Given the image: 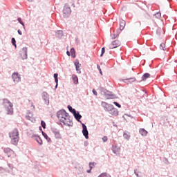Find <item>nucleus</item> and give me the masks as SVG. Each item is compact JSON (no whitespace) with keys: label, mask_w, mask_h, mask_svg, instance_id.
<instances>
[{"label":"nucleus","mask_w":177,"mask_h":177,"mask_svg":"<svg viewBox=\"0 0 177 177\" xmlns=\"http://www.w3.org/2000/svg\"><path fill=\"white\" fill-rule=\"evenodd\" d=\"M88 145L89 143L88 142V141H84V146H85V147H86V146H88Z\"/></svg>","instance_id":"nucleus-51"},{"label":"nucleus","mask_w":177,"mask_h":177,"mask_svg":"<svg viewBox=\"0 0 177 177\" xmlns=\"http://www.w3.org/2000/svg\"><path fill=\"white\" fill-rule=\"evenodd\" d=\"M11 43L13 45V46H15V48H17V45H16V39H15V37H12L11 39Z\"/></svg>","instance_id":"nucleus-34"},{"label":"nucleus","mask_w":177,"mask_h":177,"mask_svg":"<svg viewBox=\"0 0 177 177\" xmlns=\"http://www.w3.org/2000/svg\"><path fill=\"white\" fill-rule=\"evenodd\" d=\"M64 118H68V117H70V115L68 114V113H67L65 109H64Z\"/></svg>","instance_id":"nucleus-41"},{"label":"nucleus","mask_w":177,"mask_h":177,"mask_svg":"<svg viewBox=\"0 0 177 177\" xmlns=\"http://www.w3.org/2000/svg\"><path fill=\"white\" fill-rule=\"evenodd\" d=\"M55 90L57 89V86H59V82H55Z\"/></svg>","instance_id":"nucleus-50"},{"label":"nucleus","mask_w":177,"mask_h":177,"mask_svg":"<svg viewBox=\"0 0 177 177\" xmlns=\"http://www.w3.org/2000/svg\"><path fill=\"white\" fill-rule=\"evenodd\" d=\"M17 21H18V23L21 24V26H23L24 28H26L24 22H23V21L21 20V19L20 17L17 18Z\"/></svg>","instance_id":"nucleus-36"},{"label":"nucleus","mask_w":177,"mask_h":177,"mask_svg":"<svg viewBox=\"0 0 177 177\" xmlns=\"http://www.w3.org/2000/svg\"><path fill=\"white\" fill-rule=\"evenodd\" d=\"M121 45V42L119 40H115L109 44V49H115V48H118Z\"/></svg>","instance_id":"nucleus-9"},{"label":"nucleus","mask_w":177,"mask_h":177,"mask_svg":"<svg viewBox=\"0 0 177 177\" xmlns=\"http://www.w3.org/2000/svg\"><path fill=\"white\" fill-rule=\"evenodd\" d=\"M160 49H162V50H165L164 48H165V44L164 43L160 44Z\"/></svg>","instance_id":"nucleus-46"},{"label":"nucleus","mask_w":177,"mask_h":177,"mask_svg":"<svg viewBox=\"0 0 177 177\" xmlns=\"http://www.w3.org/2000/svg\"><path fill=\"white\" fill-rule=\"evenodd\" d=\"M28 2H32V0H28Z\"/></svg>","instance_id":"nucleus-59"},{"label":"nucleus","mask_w":177,"mask_h":177,"mask_svg":"<svg viewBox=\"0 0 177 177\" xmlns=\"http://www.w3.org/2000/svg\"><path fill=\"white\" fill-rule=\"evenodd\" d=\"M73 117L77 121V122H80V124H82V122L81 121V118H82V115L80 114V111H77L75 114L73 115Z\"/></svg>","instance_id":"nucleus-12"},{"label":"nucleus","mask_w":177,"mask_h":177,"mask_svg":"<svg viewBox=\"0 0 177 177\" xmlns=\"http://www.w3.org/2000/svg\"><path fill=\"white\" fill-rule=\"evenodd\" d=\"M57 118L60 120H64V109H60L57 112Z\"/></svg>","instance_id":"nucleus-11"},{"label":"nucleus","mask_w":177,"mask_h":177,"mask_svg":"<svg viewBox=\"0 0 177 177\" xmlns=\"http://www.w3.org/2000/svg\"><path fill=\"white\" fill-rule=\"evenodd\" d=\"M59 125H61L62 128H63V124L62 123H59Z\"/></svg>","instance_id":"nucleus-57"},{"label":"nucleus","mask_w":177,"mask_h":177,"mask_svg":"<svg viewBox=\"0 0 177 177\" xmlns=\"http://www.w3.org/2000/svg\"><path fill=\"white\" fill-rule=\"evenodd\" d=\"M127 22L124 19H120V30L119 31H122L125 28Z\"/></svg>","instance_id":"nucleus-16"},{"label":"nucleus","mask_w":177,"mask_h":177,"mask_svg":"<svg viewBox=\"0 0 177 177\" xmlns=\"http://www.w3.org/2000/svg\"><path fill=\"white\" fill-rule=\"evenodd\" d=\"M139 132L140 133V135H142V136H147V131H146V129H140Z\"/></svg>","instance_id":"nucleus-27"},{"label":"nucleus","mask_w":177,"mask_h":177,"mask_svg":"<svg viewBox=\"0 0 177 177\" xmlns=\"http://www.w3.org/2000/svg\"><path fill=\"white\" fill-rule=\"evenodd\" d=\"M155 17L156 19H160V17H161V12H157L156 14H155Z\"/></svg>","instance_id":"nucleus-43"},{"label":"nucleus","mask_w":177,"mask_h":177,"mask_svg":"<svg viewBox=\"0 0 177 177\" xmlns=\"http://www.w3.org/2000/svg\"><path fill=\"white\" fill-rule=\"evenodd\" d=\"M50 131H51V132H53V133H54L56 139L62 138V136H60V131H59V129H57L55 127H51Z\"/></svg>","instance_id":"nucleus-7"},{"label":"nucleus","mask_w":177,"mask_h":177,"mask_svg":"<svg viewBox=\"0 0 177 177\" xmlns=\"http://www.w3.org/2000/svg\"><path fill=\"white\" fill-rule=\"evenodd\" d=\"M41 97L44 102V104L49 106V94H48L46 91H44L41 94Z\"/></svg>","instance_id":"nucleus-4"},{"label":"nucleus","mask_w":177,"mask_h":177,"mask_svg":"<svg viewBox=\"0 0 177 177\" xmlns=\"http://www.w3.org/2000/svg\"><path fill=\"white\" fill-rule=\"evenodd\" d=\"M3 106H4L7 114L12 115L13 114V104L9 101L8 99L3 100Z\"/></svg>","instance_id":"nucleus-1"},{"label":"nucleus","mask_w":177,"mask_h":177,"mask_svg":"<svg viewBox=\"0 0 177 177\" xmlns=\"http://www.w3.org/2000/svg\"><path fill=\"white\" fill-rule=\"evenodd\" d=\"M165 160H166V161H168V160H167V158L165 159Z\"/></svg>","instance_id":"nucleus-62"},{"label":"nucleus","mask_w":177,"mask_h":177,"mask_svg":"<svg viewBox=\"0 0 177 177\" xmlns=\"http://www.w3.org/2000/svg\"><path fill=\"white\" fill-rule=\"evenodd\" d=\"M41 127L44 129H45L46 128V123L45 122V121L41 120Z\"/></svg>","instance_id":"nucleus-39"},{"label":"nucleus","mask_w":177,"mask_h":177,"mask_svg":"<svg viewBox=\"0 0 177 177\" xmlns=\"http://www.w3.org/2000/svg\"><path fill=\"white\" fill-rule=\"evenodd\" d=\"M10 138L19 137V130L17 129H14L12 133H9Z\"/></svg>","instance_id":"nucleus-15"},{"label":"nucleus","mask_w":177,"mask_h":177,"mask_svg":"<svg viewBox=\"0 0 177 177\" xmlns=\"http://www.w3.org/2000/svg\"><path fill=\"white\" fill-rule=\"evenodd\" d=\"M8 166L10 168V169H13V165L12 164L8 163Z\"/></svg>","instance_id":"nucleus-48"},{"label":"nucleus","mask_w":177,"mask_h":177,"mask_svg":"<svg viewBox=\"0 0 177 177\" xmlns=\"http://www.w3.org/2000/svg\"><path fill=\"white\" fill-rule=\"evenodd\" d=\"M17 32H18L19 35H23V32L19 29L17 30Z\"/></svg>","instance_id":"nucleus-53"},{"label":"nucleus","mask_w":177,"mask_h":177,"mask_svg":"<svg viewBox=\"0 0 177 177\" xmlns=\"http://www.w3.org/2000/svg\"><path fill=\"white\" fill-rule=\"evenodd\" d=\"M106 53V48L102 47L101 49L100 57H103V55Z\"/></svg>","instance_id":"nucleus-38"},{"label":"nucleus","mask_w":177,"mask_h":177,"mask_svg":"<svg viewBox=\"0 0 177 177\" xmlns=\"http://www.w3.org/2000/svg\"><path fill=\"white\" fill-rule=\"evenodd\" d=\"M70 53L71 55V57H73V59H75L76 55H75V49L74 48H71L70 50Z\"/></svg>","instance_id":"nucleus-31"},{"label":"nucleus","mask_w":177,"mask_h":177,"mask_svg":"<svg viewBox=\"0 0 177 177\" xmlns=\"http://www.w3.org/2000/svg\"><path fill=\"white\" fill-rule=\"evenodd\" d=\"M39 130L41 131V134H42V132H44V131H42V127H39Z\"/></svg>","instance_id":"nucleus-55"},{"label":"nucleus","mask_w":177,"mask_h":177,"mask_svg":"<svg viewBox=\"0 0 177 177\" xmlns=\"http://www.w3.org/2000/svg\"><path fill=\"white\" fill-rule=\"evenodd\" d=\"M27 50V47H24L20 50V56L21 57L22 60H26L28 59Z\"/></svg>","instance_id":"nucleus-6"},{"label":"nucleus","mask_w":177,"mask_h":177,"mask_svg":"<svg viewBox=\"0 0 177 177\" xmlns=\"http://www.w3.org/2000/svg\"><path fill=\"white\" fill-rule=\"evenodd\" d=\"M92 165L94 166V165H96V163L95 162H89V168L91 170H92Z\"/></svg>","instance_id":"nucleus-44"},{"label":"nucleus","mask_w":177,"mask_h":177,"mask_svg":"<svg viewBox=\"0 0 177 177\" xmlns=\"http://www.w3.org/2000/svg\"><path fill=\"white\" fill-rule=\"evenodd\" d=\"M120 32H121V31L119 29H117L116 32L113 31V34H111L112 39H115V38L120 35Z\"/></svg>","instance_id":"nucleus-19"},{"label":"nucleus","mask_w":177,"mask_h":177,"mask_svg":"<svg viewBox=\"0 0 177 177\" xmlns=\"http://www.w3.org/2000/svg\"><path fill=\"white\" fill-rule=\"evenodd\" d=\"M42 136L47 140L48 143H52V140L50 139V138H49V136H48V134H46V133H45L44 131H42Z\"/></svg>","instance_id":"nucleus-22"},{"label":"nucleus","mask_w":177,"mask_h":177,"mask_svg":"<svg viewBox=\"0 0 177 177\" xmlns=\"http://www.w3.org/2000/svg\"><path fill=\"white\" fill-rule=\"evenodd\" d=\"M102 92L104 93V95L106 97L110 96L109 95H112L113 94V92L111 91H109V90L103 88H102Z\"/></svg>","instance_id":"nucleus-20"},{"label":"nucleus","mask_w":177,"mask_h":177,"mask_svg":"<svg viewBox=\"0 0 177 177\" xmlns=\"http://www.w3.org/2000/svg\"><path fill=\"white\" fill-rule=\"evenodd\" d=\"M97 70H99L100 74H101V75H103V73L102 72V68H100V65H97Z\"/></svg>","instance_id":"nucleus-45"},{"label":"nucleus","mask_w":177,"mask_h":177,"mask_svg":"<svg viewBox=\"0 0 177 177\" xmlns=\"http://www.w3.org/2000/svg\"><path fill=\"white\" fill-rule=\"evenodd\" d=\"M63 17L64 19H67V17H70V15H71V8L67 3H66L63 8Z\"/></svg>","instance_id":"nucleus-2"},{"label":"nucleus","mask_w":177,"mask_h":177,"mask_svg":"<svg viewBox=\"0 0 177 177\" xmlns=\"http://www.w3.org/2000/svg\"><path fill=\"white\" fill-rule=\"evenodd\" d=\"M162 31V29H161V28H158L157 30H156V35L160 37V35H161V32Z\"/></svg>","instance_id":"nucleus-37"},{"label":"nucleus","mask_w":177,"mask_h":177,"mask_svg":"<svg viewBox=\"0 0 177 177\" xmlns=\"http://www.w3.org/2000/svg\"><path fill=\"white\" fill-rule=\"evenodd\" d=\"M91 171H92V170H91V169L87 170L86 171L87 174H91Z\"/></svg>","instance_id":"nucleus-56"},{"label":"nucleus","mask_w":177,"mask_h":177,"mask_svg":"<svg viewBox=\"0 0 177 177\" xmlns=\"http://www.w3.org/2000/svg\"><path fill=\"white\" fill-rule=\"evenodd\" d=\"M72 80H73V84H75V85L78 84V77L76 75H72Z\"/></svg>","instance_id":"nucleus-28"},{"label":"nucleus","mask_w":177,"mask_h":177,"mask_svg":"<svg viewBox=\"0 0 177 177\" xmlns=\"http://www.w3.org/2000/svg\"><path fill=\"white\" fill-rule=\"evenodd\" d=\"M145 93H147V91H145Z\"/></svg>","instance_id":"nucleus-61"},{"label":"nucleus","mask_w":177,"mask_h":177,"mask_svg":"<svg viewBox=\"0 0 177 177\" xmlns=\"http://www.w3.org/2000/svg\"><path fill=\"white\" fill-rule=\"evenodd\" d=\"M67 120V118H64V119H60V122H62V124H64V125H67V124H68V123H67V122H66V120Z\"/></svg>","instance_id":"nucleus-40"},{"label":"nucleus","mask_w":177,"mask_h":177,"mask_svg":"<svg viewBox=\"0 0 177 177\" xmlns=\"http://www.w3.org/2000/svg\"><path fill=\"white\" fill-rule=\"evenodd\" d=\"M101 105L102 106V107L104 108V109L105 110V111H108V113L110 111V110L111 109H113V107L114 106V105L111 104H109L107 102H102Z\"/></svg>","instance_id":"nucleus-5"},{"label":"nucleus","mask_w":177,"mask_h":177,"mask_svg":"<svg viewBox=\"0 0 177 177\" xmlns=\"http://www.w3.org/2000/svg\"><path fill=\"white\" fill-rule=\"evenodd\" d=\"M97 177H111V176H110V174H107L106 172H104L100 174Z\"/></svg>","instance_id":"nucleus-32"},{"label":"nucleus","mask_w":177,"mask_h":177,"mask_svg":"<svg viewBox=\"0 0 177 177\" xmlns=\"http://www.w3.org/2000/svg\"><path fill=\"white\" fill-rule=\"evenodd\" d=\"M102 140H103V142H107V140H108L107 136H104L102 138Z\"/></svg>","instance_id":"nucleus-49"},{"label":"nucleus","mask_w":177,"mask_h":177,"mask_svg":"<svg viewBox=\"0 0 177 177\" xmlns=\"http://www.w3.org/2000/svg\"><path fill=\"white\" fill-rule=\"evenodd\" d=\"M113 104H115V106H116V107H118V109H121V104H120V103H118L117 102H113Z\"/></svg>","instance_id":"nucleus-42"},{"label":"nucleus","mask_w":177,"mask_h":177,"mask_svg":"<svg viewBox=\"0 0 177 177\" xmlns=\"http://www.w3.org/2000/svg\"><path fill=\"white\" fill-rule=\"evenodd\" d=\"M11 139V143L12 145H14L16 146L19 143V139H20V137H10Z\"/></svg>","instance_id":"nucleus-17"},{"label":"nucleus","mask_w":177,"mask_h":177,"mask_svg":"<svg viewBox=\"0 0 177 177\" xmlns=\"http://www.w3.org/2000/svg\"><path fill=\"white\" fill-rule=\"evenodd\" d=\"M82 134L84 136L85 139H89V131H88V128L86 125L84 123H82Z\"/></svg>","instance_id":"nucleus-3"},{"label":"nucleus","mask_w":177,"mask_h":177,"mask_svg":"<svg viewBox=\"0 0 177 177\" xmlns=\"http://www.w3.org/2000/svg\"><path fill=\"white\" fill-rule=\"evenodd\" d=\"M111 150L113 151V153H114V154H117V153H118L120 148L118 147H117L116 145H112L111 147Z\"/></svg>","instance_id":"nucleus-24"},{"label":"nucleus","mask_w":177,"mask_h":177,"mask_svg":"<svg viewBox=\"0 0 177 177\" xmlns=\"http://www.w3.org/2000/svg\"><path fill=\"white\" fill-rule=\"evenodd\" d=\"M3 152L8 157H12L15 154V151L10 148H4Z\"/></svg>","instance_id":"nucleus-10"},{"label":"nucleus","mask_w":177,"mask_h":177,"mask_svg":"<svg viewBox=\"0 0 177 177\" xmlns=\"http://www.w3.org/2000/svg\"><path fill=\"white\" fill-rule=\"evenodd\" d=\"M122 81L124 82V84H127V82H125V81H128L129 84H132V82H135V81H136V78L130 77V78H127L126 80H122Z\"/></svg>","instance_id":"nucleus-21"},{"label":"nucleus","mask_w":177,"mask_h":177,"mask_svg":"<svg viewBox=\"0 0 177 177\" xmlns=\"http://www.w3.org/2000/svg\"><path fill=\"white\" fill-rule=\"evenodd\" d=\"M66 55H67V56H71V54L70 51L67 50Z\"/></svg>","instance_id":"nucleus-54"},{"label":"nucleus","mask_w":177,"mask_h":177,"mask_svg":"<svg viewBox=\"0 0 177 177\" xmlns=\"http://www.w3.org/2000/svg\"><path fill=\"white\" fill-rule=\"evenodd\" d=\"M67 109H68V111H70V113H73V115L75 114V113L77 111V110H75V109H73V106H71V105H68L67 106Z\"/></svg>","instance_id":"nucleus-29"},{"label":"nucleus","mask_w":177,"mask_h":177,"mask_svg":"<svg viewBox=\"0 0 177 177\" xmlns=\"http://www.w3.org/2000/svg\"><path fill=\"white\" fill-rule=\"evenodd\" d=\"M75 66L76 71L78 74H81V70L80 69V67H81V64H80V62L77 61L74 63Z\"/></svg>","instance_id":"nucleus-18"},{"label":"nucleus","mask_w":177,"mask_h":177,"mask_svg":"<svg viewBox=\"0 0 177 177\" xmlns=\"http://www.w3.org/2000/svg\"><path fill=\"white\" fill-rule=\"evenodd\" d=\"M123 138L127 140H129V139H131V135H129V133L128 131L124 132Z\"/></svg>","instance_id":"nucleus-30"},{"label":"nucleus","mask_w":177,"mask_h":177,"mask_svg":"<svg viewBox=\"0 0 177 177\" xmlns=\"http://www.w3.org/2000/svg\"><path fill=\"white\" fill-rule=\"evenodd\" d=\"M93 95H95V96H97V91H96V90H95V88L93 89L92 91Z\"/></svg>","instance_id":"nucleus-47"},{"label":"nucleus","mask_w":177,"mask_h":177,"mask_svg":"<svg viewBox=\"0 0 177 177\" xmlns=\"http://www.w3.org/2000/svg\"><path fill=\"white\" fill-rule=\"evenodd\" d=\"M109 114H111L113 117H117L118 115V109L113 106L110 111L109 112Z\"/></svg>","instance_id":"nucleus-14"},{"label":"nucleus","mask_w":177,"mask_h":177,"mask_svg":"<svg viewBox=\"0 0 177 177\" xmlns=\"http://www.w3.org/2000/svg\"><path fill=\"white\" fill-rule=\"evenodd\" d=\"M141 78H142V81H146L147 78H150V73H144Z\"/></svg>","instance_id":"nucleus-26"},{"label":"nucleus","mask_w":177,"mask_h":177,"mask_svg":"<svg viewBox=\"0 0 177 177\" xmlns=\"http://www.w3.org/2000/svg\"><path fill=\"white\" fill-rule=\"evenodd\" d=\"M55 35L57 38H59V39H62L63 37V30H57Z\"/></svg>","instance_id":"nucleus-25"},{"label":"nucleus","mask_w":177,"mask_h":177,"mask_svg":"<svg viewBox=\"0 0 177 177\" xmlns=\"http://www.w3.org/2000/svg\"><path fill=\"white\" fill-rule=\"evenodd\" d=\"M140 21H137L136 23V26H137L138 27H140Z\"/></svg>","instance_id":"nucleus-52"},{"label":"nucleus","mask_w":177,"mask_h":177,"mask_svg":"<svg viewBox=\"0 0 177 177\" xmlns=\"http://www.w3.org/2000/svg\"><path fill=\"white\" fill-rule=\"evenodd\" d=\"M106 99H117V95L114 93H112V95H108V97H106Z\"/></svg>","instance_id":"nucleus-33"},{"label":"nucleus","mask_w":177,"mask_h":177,"mask_svg":"<svg viewBox=\"0 0 177 177\" xmlns=\"http://www.w3.org/2000/svg\"><path fill=\"white\" fill-rule=\"evenodd\" d=\"M55 82H59V74L58 73H54L53 75Z\"/></svg>","instance_id":"nucleus-35"},{"label":"nucleus","mask_w":177,"mask_h":177,"mask_svg":"<svg viewBox=\"0 0 177 177\" xmlns=\"http://www.w3.org/2000/svg\"><path fill=\"white\" fill-rule=\"evenodd\" d=\"M113 127H117V124H114V123H113Z\"/></svg>","instance_id":"nucleus-60"},{"label":"nucleus","mask_w":177,"mask_h":177,"mask_svg":"<svg viewBox=\"0 0 177 177\" xmlns=\"http://www.w3.org/2000/svg\"><path fill=\"white\" fill-rule=\"evenodd\" d=\"M135 174L136 175V176H139V174H138L136 171H135Z\"/></svg>","instance_id":"nucleus-58"},{"label":"nucleus","mask_w":177,"mask_h":177,"mask_svg":"<svg viewBox=\"0 0 177 177\" xmlns=\"http://www.w3.org/2000/svg\"><path fill=\"white\" fill-rule=\"evenodd\" d=\"M32 139L36 140V142H37V143L39 144L40 146L42 145V139L41 138V137H39V136L33 134L32 135Z\"/></svg>","instance_id":"nucleus-13"},{"label":"nucleus","mask_w":177,"mask_h":177,"mask_svg":"<svg viewBox=\"0 0 177 177\" xmlns=\"http://www.w3.org/2000/svg\"><path fill=\"white\" fill-rule=\"evenodd\" d=\"M66 120H68L67 122H69L68 124H67L68 127H73V125H74V123L73 122V117L68 116Z\"/></svg>","instance_id":"nucleus-23"},{"label":"nucleus","mask_w":177,"mask_h":177,"mask_svg":"<svg viewBox=\"0 0 177 177\" xmlns=\"http://www.w3.org/2000/svg\"><path fill=\"white\" fill-rule=\"evenodd\" d=\"M12 79L13 80L14 82H20L21 81V77H20V75H19V73L15 72L12 75Z\"/></svg>","instance_id":"nucleus-8"}]
</instances>
